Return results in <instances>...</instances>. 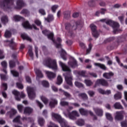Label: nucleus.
Instances as JSON below:
<instances>
[{"label":"nucleus","mask_w":127,"mask_h":127,"mask_svg":"<svg viewBox=\"0 0 127 127\" xmlns=\"http://www.w3.org/2000/svg\"><path fill=\"white\" fill-rule=\"evenodd\" d=\"M43 33L45 34V35H48V38L49 39H51L52 41L54 42V40H53V33H51L49 34V31L47 30L43 31Z\"/></svg>","instance_id":"ddd939ff"},{"label":"nucleus","mask_w":127,"mask_h":127,"mask_svg":"<svg viewBox=\"0 0 127 127\" xmlns=\"http://www.w3.org/2000/svg\"><path fill=\"white\" fill-rule=\"evenodd\" d=\"M41 101H42L43 103L45 104V105H47L48 104V99L45 97L44 96H41L40 97Z\"/></svg>","instance_id":"c756f323"},{"label":"nucleus","mask_w":127,"mask_h":127,"mask_svg":"<svg viewBox=\"0 0 127 127\" xmlns=\"http://www.w3.org/2000/svg\"><path fill=\"white\" fill-rule=\"evenodd\" d=\"M17 111L14 109H12L11 110V113L10 114V118H12V116H14L16 114Z\"/></svg>","instance_id":"a18cd8bd"},{"label":"nucleus","mask_w":127,"mask_h":127,"mask_svg":"<svg viewBox=\"0 0 127 127\" xmlns=\"http://www.w3.org/2000/svg\"><path fill=\"white\" fill-rule=\"evenodd\" d=\"M96 85H102V86H108V82L105 79H98L96 81Z\"/></svg>","instance_id":"f8f14e48"},{"label":"nucleus","mask_w":127,"mask_h":127,"mask_svg":"<svg viewBox=\"0 0 127 127\" xmlns=\"http://www.w3.org/2000/svg\"><path fill=\"white\" fill-rule=\"evenodd\" d=\"M116 60H117V62L119 63V64L120 66H121V67H122L124 69H127V65H124V64H123L122 63H120V60L119 59V58H118V57H116Z\"/></svg>","instance_id":"c9c22d12"},{"label":"nucleus","mask_w":127,"mask_h":127,"mask_svg":"<svg viewBox=\"0 0 127 127\" xmlns=\"http://www.w3.org/2000/svg\"><path fill=\"white\" fill-rule=\"evenodd\" d=\"M46 74L47 77L51 80L52 79H54L55 77H56V73H54L53 72L49 71H46Z\"/></svg>","instance_id":"9d476101"},{"label":"nucleus","mask_w":127,"mask_h":127,"mask_svg":"<svg viewBox=\"0 0 127 127\" xmlns=\"http://www.w3.org/2000/svg\"><path fill=\"white\" fill-rule=\"evenodd\" d=\"M79 112L82 116H86L88 114V111L85 110L82 108L79 109Z\"/></svg>","instance_id":"f704fd0d"},{"label":"nucleus","mask_w":127,"mask_h":127,"mask_svg":"<svg viewBox=\"0 0 127 127\" xmlns=\"http://www.w3.org/2000/svg\"><path fill=\"white\" fill-rule=\"evenodd\" d=\"M22 38L23 39H26V40H28L29 41H31V39L27 36L25 33H23L21 35Z\"/></svg>","instance_id":"2f4dec72"},{"label":"nucleus","mask_w":127,"mask_h":127,"mask_svg":"<svg viewBox=\"0 0 127 127\" xmlns=\"http://www.w3.org/2000/svg\"><path fill=\"white\" fill-rule=\"evenodd\" d=\"M44 64H45V66H47V67L52 69L53 70H56L58 69L56 60L49 59L44 62Z\"/></svg>","instance_id":"7ed1b4c3"},{"label":"nucleus","mask_w":127,"mask_h":127,"mask_svg":"<svg viewBox=\"0 0 127 127\" xmlns=\"http://www.w3.org/2000/svg\"><path fill=\"white\" fill-rule=\"evenodd\" d=\"M57 8H58V5H55L53 6L52 7V10L53 12H55V11H56V9H57Z\"/></svg>","instance_id":"6e6d98bb"},{"label":"nucleus","mask_w":127,"mask_h":127,"mask_svg":"<svg viewBox=\"0 0 127 127\" xmlns=\"http://www.w3.org/2000/svg\"><path fill=\"white\" fill-rule=\"evenodd\" d=\"M48 127H59V126L52 122H50V125L48 126Z\"/></svg>","instance_id":"603ef678"},{"label":"nucleus","mask_w":127,"mask_h":127,"mask_svg":"<svg viewBox=\"0 0 127 127\" xmlns=\"http://www.w3.org/2000/svg\"><path fill=\"white\" fill-rule=\"evenodd\" d=\"M91 49H92V44H90L89 45L88 49L86 50V54H89Z\"/></svg>","instance_id":"4d7b16f0"},{"label":"nucleus","mask_w":127,"mask_h":127,"mask_svg":"<svg viewBox=\"0 0 127 127\" xmlns=\"http://www.w3.org/2000/svg\"><path fill=\"white\" fill-rule=\"evenodd\" d=\"M19 122H20V116H17L13 120V123H19Z\"/></svg>","instance_id":"09e8293b"},{"label":"nucleus","mask_w":127,"mask_h":127,"mask_svg":"<svg viewBox=\"0 0 127 127\" xmlns=\"http://www.w3.org/2000/svg\"><path fill=\"white\" fill-rule=\"evenodd\" d=\"M76 124L79 127H83L85 125V121L82 119H79L76 122Z\"/></svg>","instance_id":"4be33fe9"},{"label":"nucleus","mask_w":127,"mask_h":127,"mask_svg":"<svg viewBox=\"0 0 127 127\" xmlns=\"http://www.w3.org/2000/svg\"><path fill=\"white\" fill-rule=\"evenodd\" d=\"M45 19L48 22H50V21H52V20H53V19H54V17H53V15H49L47 18H45Z\"/></svg>","instance_id":"72a5a7b5"},{"label":"nucleus","mask_w":127,"mask_h":127,"mask_svg":"<svg viewBox=\"0 0 127 127\" xmlns=\"http://www.w3.org/2000/svg\"><path fill=\"white\" fill-rule=\"evenodd\" d=\"M63 82V79L62 78V77L61 76V75H58L56 84L57 85H61V84H62Z\"/></svg>","instance_id":"7c9ffc66"},{"label":"nucleus","mask_w":127,"mask_h":127,"mask_svg":"<svg viewBox=\"0 0 127 127\" xmlns=\"http://www.w3.org/2000/svg\"><path fill=\"white\" fill-rule=\"evenodd\" d=\"M43 116H44V117H45V118H46L47 117V115H48V112L47 110H44L42 113Z\"/></svg>","instance_id":"774afa93"},{"label":"nucleus","mask_w":127,"mask_h":127,"mask_svg":"<svg viewBox=\"0 0 127 127\" xmlns=\"http://www.w3.org/2000/svg\"><path fill=\"white\" fill-rule=\"evenodd\" d=\"M95 113L99 116V117H102L103 116V110L100 108H95L93 109Z\"/></svg>","instance_id":"dca6fc26"},{"label":"nucleus","mask_w":127,"mask_h":127,"mask_svg":"<svg viewBox=\"0 0 127 127\" xmlns=\"http://www.w3.org/2000/svg\"><path fill=\"white\" fill-rule=\"evenodd\" d=\"M114 99L115 100H120L122 99V93L118 92L114 95Z\"/></svg>","instance_id":"c85d7f7f"},{"label":"nucleus","mask_w":127,"mask_h":127,"mask_svg":"<svg viewBox=\"0 0 127 127\" xmlns=\"http://www.w3.org/2000/svg\"><path fill=\"white\" fill-rule=\"evenodd\" d=\"M42 84L44 87H49V83L47 81L44 80L42 81Z\"/></svg>","instance_id":"de8ad7c7"},{"label":"nucleus","mask_w":127,"mask_h":127,"mask_svg":"<svg viewBox=\"0 0 127 127\" xmlns=\"http://www.w3.org/2000/svg\"><path fill=\"white\" fill-rule=\"evenodd\" d=\"M4 43L6 46H7V45H9V46H15V43L12 41H4Z\"/></svg>","instance_id":"b1692460"},{"label":"nucleus","mask_w":127,"mask_h":127,"mask_svg":"<svg viewBox=\"0 0 127 127\" xmlns=\"http://www.w3.org/2000/svg\"><path fill=\"white\" fill-rule=\"evenodd\" d=\"M11 73L13 75L14 77H17L18 76V72L14 70H11L10 71Z\"/></svg>","instance_id":"c03bdc74"},{"label":"nucleus","mask_w":127,"mask_h":127,"mask_svg":"<svg viewBox=\"0 0 127 127\" xmlns=\"http://www.w3.org/2000/svg\"><path fill=\"white\" fill-rule=\"evenodd\" d=\"M106 11H107V9L105 8H101L100 9V13L101 14H105Z\"/></svg>","instance_id":"0e129e2a"},{"label":"nucleus","mask_w":127,"mask_h":127,"mask_svg":"<svg viewBox=\"0 0 127 127\" xmlns=\"http://www.w3.org/2000/svg\"><path fill=\"white\" fill-rule=\"evenodd\" d=\"M35 88L31 87V86H28L27 88V92L28 93V96L30 99V100H33L36 97V94H35Z\"/></svg>","instance_id":"39448f33"},{"label":"nucleus","mask_w":127,"mask_h":127,"mask_svg":"<svg viewBox=\"0 0 127 127\" xmlns=\"http://www.w3.org/2000/svg\"><path fill=\"white\" fill-rule=\"evenodd\" d=\"M90 28L92 31L93 36L96 37L97 36H96V31H97V26H96V25H95L94 24H91L90 25Z\"/></svg>","instance_id":"2eb2a0df"},{"label":"nucleus","mask_w":127,"mask_h":127,"mask_svg":"<svg viewBox=\"0 0 127 127\" xmlns=\"http://www.w3.org/2000/svg\"><path fill=\"white\" fill-rule=\"evenodd\" d=\"M60 105L61 106H68V105H69V103L64 101V99H62L61 100Z\"/></svg>","instance_id":"e433bc0d"},{"label":"nucleus","mask_w":127,"mask_h":127,"mask_svg":"<svg viewBox=\"0 0 127 127\" xmlns=\"http://www.w3.org/2000/svg\"><path fill=\"white\" fill-rule=\"evenodd\" d=\"M59 64L61 66V67L62 68L63 71L71 72V69H70L69 67L67 65H66V64H65L64 63L60 61Z\"/></svg>","instance_id":"0eeeda50"},{"label":"nucleus","mask_w":127,"mask_h":127,"mask_svg":"<svg viewBox=\"0 0 127 127\" xmlns=\"http://www.w3.org/2000/svg\"><path fill=\"white\" fill-rule=\"evenodd\" d=\"M0 20H1V22H2V23H3V24H6V23H7V22H8V18H7V17L6 16H2L0 18Z\"/></svg>","instance_id":"412c9836"},{"label":"nucleus","mask_w":127,"mask_h":127,"mask_svg":"<svg viewBox=\"0 0 127 127\" xmlns=\"http://www.w3.org/2000/svg\"><path fill=\"white\" fill-rule=\"evenodd\" d=\"M79 97H81V98H82L83 100H87L88 99V96H87V94L85 93H82L79 95Z\"/></svg>","instance_id":"79ce46f5"},{"label":"nucleus","mask_w":127,"mask_h":127,"mask_svg":"<svg viewBox=\"0 0 127 127\" xmlns=\"http://www.w3.org/2000/svg\"><path fill=\"white\" fill-rule=\"evenodd\" d=\"M114 106L115 109H123V106H122V105H121V103H120L117 102L114 104Z\"/></svg>","instance_id":"4c0bfd02"},{"label":"nucleus","mask_w":127,"mask_h":127,"mask_svg":"<svg viewBox=\"0 0 127 127\" xmlns=\"http://www.w3.org/2000/svg\"><path fill=\"white\" fill-rule=\"evenodd\" d=\"M35 23L37 24V25L40 26L41 25V22L39 20H35Z\"/></svg>","instance_id":"69168bd1"},{"label":"nucleus","mask_w":127,"mask_h":127,"mask_svg":"<svg viewBox=\"0 0 127 127\" xmlns=\"http://www.w3.org/2000/svg\"><path fill=\"white\" fill-rule=\"evenodd\" d=\"M13 19L14 21H19V20L22 19V17L19 15H16L13 17Z\"/></svg>","instance_id":"473e14b6"},{"label":"nucleus","mask_w":127,"mask_h":127,"mask_svg":"<svg viewBox=\"0 0 127 127\" xmlns=\"http://www.w3.org/2000/svg\"><path fill=\"white\" fill-rule=\"evenodd\" d=\"M100 21L102 22H105L106 24L112 26L113 28L114 33H119V32L122 31V29H120V24L119 23L114 22L111 20H106L105 19H101Z\"/></svg>","instance_id":"f257e3e1"},{"label":"nucleus","mask_w":127,"mask_h":127,"mask_svg":"<svg viewBox=\"0 0 127 127\" xmlns=\"http://www.w3.org/2000/svg\"><path fill=\"white\" fill-rule=\"evenodd\" d=\"M4 36L5 38H10V37H11V32L10 31L7 30H6Z\"/></svg>","instance_id":"bb28decb"},{"label":"nucleus","mask_w":127,"mask_h":127,"mask_svg":"<svg viewBox=\"0 0 127 127\" xmlns=\"http://www.w3.org/2000/svg\"><path fill=\"white\" fill-rule=\"evenodd\" d=\"M16 85L18 89H23V85L20 83H17Z\"/></svg>","instance_id":"bf43d9fd"},{"label":"nucleus","mask_w":127,"mask_h":127,"mask_svg":"<svg viewBox=\"0 0 127 127\" xmlns=\"http://www.w3.org/2000/svg\"><path fill=\"white\" fill-rule=\"evenodd\" d=\"M17 109L19 112H20V113H21V112H22V109H23V106H22V105H18Z\"/></svg>","instance_id":"5fc2aeb1"},{"label":"nucleus","mask_w":127,"mask_h":127,"mask_svg":"<svg viewBox=\"0 0 127 127\" xmlns=\"http://www.w3.org/2000/svg\"><path fill=\"white\" fill-rule=\"evenodd\" d=\"M1 65L2 68V71L5 73H7L6 71V68H7V62L5 61H3L1 63Z\"/></svg>","instance_id":"9b49d317"},{"label":"nucleus","mask_w":127,"mask_h":127,"mask_svg":"<svg viewBox=\"0 0 127 127\" xmlns=\"http://www.w3.org/2000/svg\"><path fill=\"white\" fill-rule=\"evenodd\" d=\"M9 64L10 68H13V67H14V66H15V64L12 61H10L9 62Z\"/></svg>","instance_id":"8fccbe9b"},{"label":"nucleus","mask_w":127,"mask_h":127,"mask_svg":"<svg viewBox=\"0 0 127 127\" xmlns=\"http://www.w3.org/2000/svg\"><path fill=\"white\" fill-rule=\"evenodd\" d=\"M24 5V2L22 0H17V6L18 8H20L22 6Z\"/></svg>","instance_id":"5701e85b"},{"label":"nucleus","mask_w":127,"mask_h":127,"mask_svg":"<svg viewBox=\"0 0 127 127\" xmlns=\"http://www.w3.org/2000/svg\"><path fill=\"white\" fill-rule=\"evenodd\" d=\"M70 11L67 10L64 12V15L65 17H67V16H70Z\"/></svg>","instance_id":"3c124183"},{"label":"nucleus","mask_w":127,"mask_h":127,"mask_svg":"<svg viewBox=\"0 0 127 127\" xmlns=\"http://www.w3.org/2000/svg\"><path fill=\"white\" fill-rule=\"evenodd\" d=\"M125 114V112H116V115L115 116V119L117 120V121H120L122 120L124 116L123 115Z\"/></svg>","instance_id":"1a4fd4ad"},{"label":"nucleus","mask_w":127,"mask_h":127,"mask_svg":"<svg viewBox=\"0 0 127 127\" xmlns=\"http://www.w3.org/2000/svg\"><path fill=\"white\" fill-rule=\"evenodd\" d=\"M35 71L37 75V79H38L39 78H42L43 77V74H42V73L39 69L35 68Z\"/></svg>","instance_id":"f3484780"},{"label":"nucleus","mask_w":127,"mask_h":127,"mask_svg":"<svg viewBox=\"0 0 127 127\" xmlns=\"http://www.w3.org/2000/svg\"><path fill=\"white\" fill-rule=\"evenodd\" d=\"M125 18V15H122L118 17V19L121 21V22H123L124 21V19Z\"/></svg>","instance_id":"13d9d810"},{"label":"nucleus","mask_w":127,"mask_h":127,"mask_svg":"<svg viewBox=\"0 0 127 127\" xmlns=\"http://www.w3.org/2000/svg\"><path fill=\"white\" fill-rule=\"evenodd\" d=\"M69 65L72 67V68H75V67H77V62H76V60H74L73 62L71 63H68Z\"/></svg>","instance_id":"a19ab883"},{"label":"nucleus","mask_w":127,"mask_h":127,"mask_svg":"<svg viewBox=\"0 0 127 127\" xmlns=\"http://www.w3.org/2000/svg\"><path fill=\"white\" fill-rule=\"evenodd\" d=\"M64 115L66 118H68L69 120H72V121H75L76 119V117H80V115L76 111H73L70 113H69V112H64Z\"/></svg>","instance_id":"20e7f679"},{"label":"nucleus","mask_w":127,"mask_h":127,"mask_svg":"<svg viewBox=\"0 0 127 127\" xmlns=\"http://www.w3.org/2000/svg\"><path fill=\"white\" fill-rule=\"evenodd\" d=\"M38 123L40 127H44L45 124V120L41 117H39L38 119Z\"/></svg>","instance_id":"6ab92c4d"},{"label":"nucleus","mask_w":127,"mask_h":127,"mask_svg":"<svg viewBox=\"0 0 127 127\" xmlns=\"http://www.w3.org/2000/svg\"><path fill=\"white\" fill-rule=\"evenodd\" d=\"M114 76V73L112 72H105L103 74V77L106 79H110L111 77Z\"/></svg>","instance_id":"a211bd4d"},{"label":"nucleus","mask_w":127,"mask_h":127,"mask_svg":"<svg viewBox=\"0 0 127 127\" xmlns=\"http://www.w3.org/2000/svg\"><path fill=\"white\" fill-rule=\"evenodd\" d=\"M21 13H23L24 14H26L27 15H28V14H29V12L26 9H23L21 11Z\"/></svg>","instance_id":"052dcab7"},{"label":"nucleus","mask_w":127,"mask_h":127,"mask_svg":"<svg viewBox=\"0 0 127 127\" xmlns=\"http://www.w3.org/2000/svg\"><path fill=\"white\" fill-rule=\"evenodd\" d=\"M22 25L23 27H24V28H34V29L37 30V28L36 27V26H35V25L33 24L32 26H30L28 21L24 22L22 24Z\"/></svg>","instance_id":"6e6552de"},{"label":"nucleus","mask_w":127,"mask_h":127,"mask_svg":"<svg viewBox=\"0 0 127 127\" xmlns=\"http://www.w3.org/2000/svg\"><path fill=\"white\" fill-rule=\"evenodd\" d=\"M94 65L97 67H100V68H101V69H103V70H106V69H107V67L105 65L102 64L100 63H94Z\"/></svg>","instance_id":"cd10ccee"},{"label":"nucleus","mask_w":127,"mask_h":127,"mask_svg":"<svg viewBox=\"0 0 127 127\" xmlns=\"http://www.w3.org/2000/svg\"><path fill=\"white\" fill-rule=\"evenodd\" d=\"M59 92H60V93L64 95V96L67 98H70V97H71V95H70V94L68 93V92H65L64 90H63L61 88L59 89Z\"/></svg>","instance_id":"a878e982"},{"label":"nucleus","mask_w":127,"mask_h":127,"mask_svg":"<svg viewBox=\"0 0 127 127\" xmlns=\"http://www.w3.org/2000/svg\"><path fill=\"white\" fill-rule=\"evenodd\" d=\"M39 13L42 14V15H45V14H46V13L45 12V10H44V9H40L39 10Z\"/></svg>","instance_id":"864d4df0"},{"label":"nucleus","mask_w":127,"mask_h":127,"mask_svg":"<svg viewBox=\"0 0 127 127\" xmlns=\"http://www.w3.org/2000/svg\"><path fill=\"white\" fill-rule=\"evenodd\" d=\"M74 85L77 88H82L84 86L82 83L78 82L77 80L74 82Z\"/></svg>","instance_id":"ea45409f"},{"label":"nucleus","mask_w":127,"mask_h":127,"mask_svg":"<svg viewBox=\"0 0 127 127\" xmlns=\"http://www.w3.org/2000/svg\"><path fill=\"white\" fill-rule=\"evenodd\" d=\"M4 58V55H3V52L0 50V59H3Z\"/></svg>","instance_id":"e2e57ef3"},{"label":"nucleus","mask_w":127,"mask_h":127,"mask_svg":"<svg viewBox=\"0 0 127 127\" xmlns=\"http://www.w3.org/2000/svg\"><path fill=\"white\" fill-rule=\"evenodd\" d=\"M33 111L32 109L30 108V107H26L24 111V114L25 115H29V114H31Z\"/></svg>","instance_id":"aec40b11"},{"label":"nucleus","mask_w":127,"mask_h":127,"mask_svg":"<svg viewBox=\"0 0 127 127\" xmlns=\"http://www.w3.org/2000/svg\"><path fill=\"white\" fill-rule=\"evenodd\" d=\"M106 117L107 120H109V121H113V117L111 114L108 113H106Z\"/></svg>","instance_id":"37998d69"},{"label":"nucleus","mask_w":127,"mask_h":127,"mask_svg":"<svg viewBox=\"0 0 127 127\" xmlns=\"http://www.w3.org/2000/svg\"><path fill=\"white\" fill-rule=\"evenodd\" d=\"M52 118L54 120L57 121V122L60 124L61 127H70V126L68 125V122L63 119L60 115L52 113Z\"/></svg>","instance_id":"f03ea898"},{"label":"nucleus","mask_w":127,"mask_h":127,"mask_svg":"<svg viewBox=\"0 0 127 127\" xmlns=\"http://www.w3.org/2000/svg\"><path fill=\"white\" fill-rule=\"evenodd\" d=\"M58 104V101L55 99H51L50 101L49 106L51 108H54Z\"/></svg>","instance_id":"4468645a"},{"label":"nucleus","mask_w":127,"mask_h":127,"mask_svg":"<svg viewBox=\"0 0 127 127\" xmlns=\"http://www.w3.org/2000/svg\"><path fill=\"white\" fill-rule=\"evenodd\" d=\"M12 94L15 96V99L17 101H20V98L18 97V96H19V92L16 90H13L12 91Z\"/></svg>","instance_id":"393cba45"},{"label":"nucleus","mask_w":127,"mask_h":127,"mask_svg":"<svg viewBox=\"0 0 127 127\" xmlns=\"http://www.w3.org/2000/svg\"><path fill=\"white\" fill-rule=\"evenodd\" d=\"M1 80H6L7 79V75H4L3 74H0Z\"/></svg>","instance_id":"680f3d73"},{"label":"nucleus","mask_w":127,"mask_h":127,"mask_svg":"<svg viewBox=\"0 0 127 127\" xmlns=\"http://www.w3.org/2000/svg\"><path fill=\"white\" fill-rule=\"evenodd\" d=\"M85 84H86V86H90L93 85V82L90 80L85 79L84 81Z\"/></svg>","instance_id":"58836bf2"},{"label":"nucleus","mask_w":127,"mask_h":127,"mask_svg":"<svg viewBox=\"0 0 127 127\" xmlns=\"http://www.w3.org/2000/svg\"><path fill=\"white\" fill-rule=\"evenodd\" d=\"M61 50H62V52L63 54H64V56L62 55V57L63 58V59L64 60H66V52H65V51L63 50V49H61Z\"/></svg>","instance_id":"49530a36"},{"label":"nucleus","mask_w":127,"mask_h":127,"mask_svg":"<svg viewBox=\"0 0 127 127\" xmlns=\"http://www.w3.org/2000/svg\"><path fill=\"white\" fill-rule=\"evenodd\" d=\"M64 76L65 80L67 84L72 86L73 85V83H72V81L73 80L72 75H71L70 73L66 75L64 74Z\"/></svg>","instance_id":"423d86ee"},{"label":"nucleus","mask_w":127,"mask_h":127,"mask_svg":"<svg viewBox=\"0 0 127 127\" xmlns=\"http://www.w3.org/2000/svg\"><path fill=\"white\" fill-rule=\"evenodd\" d=\"M122 127H127V121H124L121 123Z\"/></svg>","instance_id":"338daca9"}]
</instances>
